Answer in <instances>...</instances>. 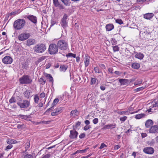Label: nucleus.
<instances>
[{
    "label": "nucleus",
    "mask_w": 158,
    "mask_h": 158,
    "mask_svg": "<svg viewBox=\"0 0 158 158\" xmlns=\"http://www.w3.org/2000/svg\"><path fill=\"white\" fill-rule=\"evenodd\" d=\"M144 88H145V87H143V86L140 87H139V88H137L135 89V92H138V91H139L142 90L143 89H144Z\"/></svg>",
    "instance_id": "46"
},
{
    "label": "nucleus",
    "mask_w": 158,
    "mask_h": 158,
    "mask_svg": "<svg viewBox=\"0 0 158 158\" xmlns=\"http://www.w3.org/2000/svg\"><path fill=\"white\" fill-rule=\"evenodd\" d=\"M68 17L67 15L66 14H64L63 17L61 19L60 23L64 29H65L68 27V22L67 21Z\"/></svg>",
    "instance_id": "7"
},
{
    "label": "nucleus",
    "mask_w": 158,
    "mask_h": 158,
    "mask_svg": "<svg viewBox=\"0 0 158 158\" xmlns=\"http://www.w3.org/2000/svg\"><path fill=\"white\" fill-rule=\"evenodd\" d=\"M46 45L43 43L37 44L33 48L34 52L37 54H42L46 50Z\"/></svg>",
    "instance_id": "1"
},
{
    "label": "nucleus",
    "mask_w": 158,
    "mask_h": 158,
    "mask_svg": "<svg viewBox=\"0 0 158 158\" xmlns=\"http://www.w3.org/2000/svg\"><path fill=\"white\" fill-rule=\"evenodd\" d=\"M93 122L94 124H96L98 122V119L97 118H94L93 120Z\"/></svg>",
    "instance_id": "51"
},
{
    "label": "nucleus",
    "mask_w": 158,
    "mask_h": 158,
    "mask_svg": "<svg viewBox=\"0 0 158 158\" xmlns=\"http://www.w3.org/2000/svg\"><path fill=\"white\" fill-rule=\"evenodd\" d=\"M152 105L150 106V107L152 108H153L154 107H156V106H158V100L157 101H156V100H155L154 101H153L152 102Z\"/></svg>",
    "instance_id": "32"
},
{
    "label": "nucleus",
    "mask_w": 158,
    "mask_h": 158,
    "mask_svg": "<svg viewBox=\"0 0 158 158\" xmlns=\"http://www.w3.org/2000/svg\"><path fill=\"white\" fill-rule=\"evenodd\" d=\"M114 28V25L112 23L108 24L106 26V28L107 31H110L112 30Z\"/></svg>",
    "instance_id": "21"
},
{
    "label": "nucleus",
    "mask_w": 158,
    "mask_h": 158,
    "mask_svg": "<svg viewBox=\"0 0 158 158\" xmlns=\"http://www.w3.org/2000/svg\"><path fill=\"white\" fill-rule=\"evenodd\" d=\"M29 33H24L20 34L18 38L20 40L23 41L27 39L30 36Z\"/></svg>",
    "instance_id": "9"
},
{
    "label": "nucleus",
    "mask_w": 158,
    "mask_h": 158,
    "mask_svg": "<svg viewBox=\"0 0 158 158\" xmlns=\"http://www.w3.org/2000/svg\"><path fill=\"white\" fill-rule=\"evenodd\" d=\"M78 114V112L77 110H73L71 111L70 115L71 116L75 117Z\"/></svg>",
    "instance_id": "26"
},
{
    "label": "nucleus",
    "mask_w": 158,
    "mask_h": 158,
    "mask_svg": "<svg viewBox=\"0 0 158 158\" xmlns=\"http://www.w3.org/2000/svg\"><path fill=\"white\" fill-rule=\"evenodd\" d=\"M50 154H47L46 155H45V156H44L43 158H49V157L50 156Z\"/></svg>",
    "instance_id": "62"
},
{
    "label": "nucleus",
    "mask_w": 158,
    "mask_h": 158,
    "mask_svg": "<svg viewBox=\"0 0 158 158\" xmlns=\"http://www.w3.org/2000/svg\"><path fill=\"white\" fill-rule=\"evenodd\" d=\"M135 53H136L135 57L136 58L141 60L143 59L144 56V55L143 54L141 53H137L136 52H135Z\"/></svg>",
    "instance_id": "22"
},
{
    "label": "nucleus",
    "mask_w": 158,
    "mask_h": 158,
    "mask_svg": "<svg viewBox=\"0 0 158 158\" xmlns=\"http://www.w3.org/2000/svg\"><path fill=\"white\" fill-rule=\"evenodd\" d=\"M15 155L17 154V152L15 151V150H13L12 152H11L8 155V156H10L11 157L14 158L15 157Z\"/></svg>",
    "instance_id": "34"
},
{
    "label": "nucleus",
    "mask_w": 158,
    "mask_h": 158,
    "mask_svg": "<svg viewBox=\"0 0 158 158\" xmlns=\"http://www.w3.org/2000/svg\"><path fill=\"white\" fill-rule=\"evenodd\" d=\"M23 126H24V124H22V125L18 124L17 126V128L18 129H22V127H23Z\"/></svg>",
    "instance_id": "61"
},
{
    "label": "nucleus",
    "mask_w": 158,
    "mask_h": 158,
    "mask_svg": "<svg viewBox=\"0 0 158 158\" xmlns=\"http://www.w3.org/2000/svg\"><path fill=\"white\" fill-rule=\"evenodd\" d=\"M115 112H117L118 114L122 115H124L127 114H129V111H118L117 112L116 111H114Z\"/></svg>",
    "instance_id": "28"
},
{
    "label": "nucleus",
    "mask_w": 158,
    "mask_h": 158,
    "mask_svg": "<svg viewBox=\"0 0 158 158\" xmlns=\"http://www.w3.org/2000/svg\"><path fill=\"white\" fill-rule=\"evenodd\" d=\"M96 79L95 78L91 77L90 82V85H92L94 84H95L96 83Z\"/></svg>",
    "instance_id": "40"
},
{
    "label": "nucleus",
    "mask_w": 158,
    "mask_h": 158,
    "mask_svg": "<svg viewBox=\"0 0 158 158\" xmlns=\"http://www.w3.org/2000/svg\"><path fill=\"white\" fill-rule=\"evenodd\" d=\"M58 50V48L57 44H51L49 46L48 51L49 53L51 55H54L56 54Z\"/></svg>",
    "instance_id": "5"
},
{
    "label": "nucleus",
    "mask_w": 158,
    "mask_h": 158,
    "mask_svg": "<svg viewBox=\"0 0 158 158\" xmlns=\"http://www.w3.org/2000/svg\"><path fill=\"white\" fill-rule=\"evenodd\" d=\"M24 158H33L32 155L31 154H27L24 157Z\"/></svg>",
    "instance_id": "57"
},
{
    "label": "nucleus",
    "mask_w": 158,
    "mask_h": 158,
    "mask_svg": "<svg viewBox=\"0 0 158 158\" xmlns=\"http://www.w3.org/2000/svg\"><path fill=\"white\" fill-rule=\"evenodd\" d=\"M153 124V121L152 120L148 119L145 122V126L146 128H149Z\"/></svg>",
    "instance_id": "16"
},
{
    "label": "nucleus",
    "mask_w": 158,
    "mask_h": 158,
    "mask_svg": "<svg viewBox=\"0 0 158 158\" xmlns=\"http://www.w3.org/2000/svg\"><path fill=\"white\" fill-rule=\"evenodd\" d=\"M150 133H156L158 132V126L157 125L151 126L149 130Z\"/></svg>",
    "instance_id": "13"
},
{
    "label": "nucleus",
    "mask_w": 158,
    "mask_h": 158,
    "mask_svg": "<svg viewBox=\"0 0 158 158\" xmlns=\"http://www.w3.org/2000/svg\"><path fill=\"white\" fill-rule=\"evenodd\" d=\"M116 23L121 25L123 23V22L120 19H117L115 20Z\"/></svg>",
    "instance_id": "44"
},
{
    "label": "nucleus",
    "mask_w": 158,
    "mask_h": 158,
    "mask_svg": "<svg viewBox=\"0 0 158 158\" xmlns=\"http://www.w3.org/2000/svg\"><path fill=\"white\" fill-rule=\"evenodd\" d=\"M27 18L34 23L35 24L37 23V18L35 16L33 15H28Z\"/></svg>",
    "instance_id": "14"
},
{
    "label": "nucleus",
    "mask_w": 158,
    "mask_h": 158,
    "mask_svg": "<svg viewBox=\"0 0 158 158\" xmlns=\"http://www.w3.org/2000/svg\"><path fill=\"white\" fill-rule=\"evenodd\" d=\"M107 147V146L105 144H104L103 143H101V146L99 148V149H102L104 148H106Z\"/></svg>",
    "instance_id": "49"
},
{
    "label": "nucleus",
    "mask_w": 158,
    "mask_h": 158,
    "mask_svg": "<svg viewBox=\"0 0 158 158\" xmlns=\"http://www.w3.org/2000/svg\"><path fill=\"white\" fill-rule=\"evenodd\" d=\"M25 23V21L24 19H18L14 22L13 24L14 27L17 30H20L24 27Z\"/></svg>",
    "instance_id": "2"
},
{
    "label": "nucleus",
    "mask_w": 158,
    "mask_h": 158,
    "mask_svg": "<svg viewBox=\"0 0 158 158\" xmlns=\"http://www.w3.org/2000/svg\"><path fill=\"white\" fill-rule=\"evenodd\" d=\"M19 100L17 102V104L21 109L27 108L29 107L30 105V101L27 100H23L21 98H20Z\"/></svg>",
    "instance_id": "4"
},
{
    "label": "nucleus",
    "mask_w": 158,
    "mask_h": 158,
    "mask_svg": "<svg viewBox=\"0 0 158 158\" xmlns=\"http://www.w3.org/2000/svg\"><path fill=\"white\" fill-rule=\"evenodd\" d=\"M45 76L49 79L48 81L49 82L52 83L53 84V79L52 75L50 74L46 73L45 74Z\"/></svg>",
    "instance_id": "24"
},
{
    "label": "nucleus",
    "mask_w": 158,
    "mask_h": 158,
    "mask_svg": "<svg viewBox=\"0 0 158 158\" xmlns=\"http://www.w3.org/2000/svg\"><path fill=\"white\" fill-rule=\"evenodd\" d=\"M90 127H91L90 126L86 125L85 126V127H84V130L85 131H86L89 129L90 128Z\"/></svg>",
    "instance_id": "52"
},
{
    "label": "nucleus",
    "mask_w": 158,
    "mask_h": 158,
    "mask_svg": "<svg viewBox=\"0 0 158 158\" xmlns=\"http://www.w3.org/2000/svg\"><path fill=\"white\" fill-rule=\"evenodd\" d=\"M145 116V114H140L136 115L135 118L136 119H139L143 117H144Z\"/></svg>",
    "instance_id": "31"
},
{
    "label": "nucleus",
    "mask_w": 158,
    "mask_h": 158,
    "mask_svg": "<svg viewBox=\"0 0 158 158\" xmlns=\"http://www.w3.org/2000/svg\"><path fill=\"white\" fill-rule=\"evenodd\" d=\"M131 67L133 69H138L139 68L140 65L139 64L135 62L133 63Z\"/></svg>",
    "instance_id": "29"
},
{
    "label": "nucleus",
    "mask_w": 158,
    "mask_h": 158,
    "mask_svg": "<svg viewBox=\"0 0 158 158\" xmlns=\"http://www.w3.org/2000/svg\"><path fill=\"white\" fill-rule=\"evenodd\" d=\"M146 1V0H136V2L140 4Z\"/></svg>",
    "instance_id": "56"
},
{
    "label": "nucleus",
    "mask_w": 158,
    "mask_h": 158,
    "mask_svg": "<svg viewBox=\"0 0 158 158\" xmlns=\"http://www.w3.org/2000/svg\"><path fill=\"white\" fill-rule=\"evenodd\" d=\"M31 114H31L30 115H29L19 114V115H18V116L19 117L22 119L28 120V118H31Z\"/></svg>",
    "instance_id": "25"
},
{
    "label": "nucleus",
    "mask_w": 158,
    "mask_h": 158,
    "mask_svg": "<svg viewBox=\"0 0 158 158\" xmlns=\"http://www.w3.org/2000/svg\"><path fill=\"white\" fill-rule=\"evenodd\" d=\"M56 44L59 49L63 50H66L68 47L67 43L64 40H60L58 41Z\"/></svg>",
    "instance_id": "6"
},
{
    "label": "nucleus",
    "mask_w": 158,
    "mask_h": 158,
    "mask_svg": "<svg viewBox=\"0 0 158 158\" xmlns=\"http://www.w3.org/2000/svg\"><path fill=\"white\" fill-rule=\"evenodd\" d=\"M61 1L65 6H70L71 2H70L69 0H61Z\"/></svg>",
    "instance_id": "33"
},
{
    "label": "nucleus",
    "mask_w": 158,
    "mask_h": 158,
    "mask_svg": "<svg viewBox=\"0 0 158 158\" xmlns=\"http://www.w3.org/2000/svg\"><path fill=\"white\" fill-rule=\"evenodd\" d=\"M39 100V96L37 94L35 95L34 98V100L35 102L36 103H38Z\"/></svg>",
    "instance_id": "39"
},
{
    "label": "nucleus",
    "mask_w": 158,
    "mask_h": 158,
    "mask_svg": "<svg viewBox=\"0 0 158 158\" xmlns=\"http://www.w3.org/2000/svg\"><path fill=\"white\" fill-rule=\"evenodd\" d=\"M94 70L96 73H102H102L101 71L98 67H95L94 68Z\"/></svg>",
    "instance_id": "35"
},
{
    "label": "nucleus",
    "mask_w": 158,
    "mask_h": 158,
    "mask_svg": "<svg viewBox=\"0 0 158 158\" xmlns=\"http://www.w3.org/2000/svg\"><path fill=\"white\" fill-rule=\"evenodd\" d=\"M111 41L113 45H115L117 44V41L114 38H112Z\"/></svg>",
    "instance_id": "45"
},
{
    "label": "nucleus",
    "mask_w": 158,
    "mask_h": 158,
    "mask_svg": "<svg viewBox=\"0 0 158 158\" xmlns=\"http://www.w3.org/2000/svg\"><path fill=\"white\" fill-rule=\"evenodd\" d=\"M59 101V99L58 98H56L55 99L53 102V103L52 104V105L54 107L56 105V103L58 102Z\"/></svg>",
    "instance_id": "43"
},
{
    "label": "nucleus",
    "mask_w": 158,
    "mask_h": 158,
    "mask_svg": "<svg viewBox=\"0 0 158 158\" xmlns=\"http://www.w3.org/2000/svg\"><path fill=\"white\" fill-rule=\"evenodd\" d=\"M46 58V56H41L39 58L38 61L39 62H40L43 60H44Z\"/></svg>",
    "instance_id": "47"
},
{
    "label": "nucleus",
    "mask_w": 158,
    "mask_h": 158,
    "mask_svg": "<svg viewBox=\"0 0 158 158\" xmlns=\"http://www.w3.org/2000/svg\"><path fill=\"white\" fill-rule=\"evenodd\" d=\"M68 68L67 66L64 65H61L60 68V71L65 72Z\"/></svg>",
    "instance_id": "30"
},
{
    "label": "nucleus",
    "mask_w": 158,
    "mask_h": 158,
    "mask_svg": "<svg viewBox=\"0 0 158 158\" xmlns=\"http://www.w3.org/2000/svg\"><path fill=\"white\" fill-rule=\"evenodd\" d=\"M26 45L28 46L35 44L36 43V40L35 39H29L27 41Z\"/></svg>",
    "instance_id": "15"
},
{
    "label": "nucleus",
    "mask_w": 158,
    "mask_h": 158,
    "mask_svg": "<svg viewBox=\"0 0 158 158\" xmlns=\"http://www.w3.org/2000/svg\"><path fill=\"white\" fill-rule=\"evenodd\" d=\"M32 92L30 90H27L23 93V94L26 98L29 99V97L31 96L30 94Z\"/></svg>",
    "instance_id": "23"
},
{
    "label": "nucleus",
    "mask_w": 158,
    "mask_h": 158,
    "mask_svg": "<svg viewBox=\"0 0 158 158\" xmlns=\"http://www.w3.org/2000/svg\"><path fill=\"white\" fill-rule=\"evenodd\" d=\"M127 118V116H123L120 117L119 119L121 121L124 122Z\"/></svg>",
    "instance_id": "48"
},
{
    "label": "nucleus",
    "mask_w": 158,
    "mask_h": 158,
    "mask_svg": "<svg viewBox=\"0 0 158 158\" xmlns=\"http://www.w3.org/2000/svg\"><path fill=\"white\" fill-rule=\"evenodd\" d=\"M16 101V100L15 97H12L10 99L9 102L10 103L15 102Z\"/></svg>",
    "instance_id": "36"
},
{
    "label": "nucleus",
    "mask_w": 158,
    "mask_h": 158,
    "mask_svg": "<svg viewBox=\"0 0 158 158\" xmlns=\"http://www.w3.org/2000/svg\"><path fill=\"white\" fill-rule=\"evenodd\" d=\"M64 108L61 107H57L54 110V111L51 113L52 116H56L61 113L63 110Z\"/></svg>",
    "instance_id": "12"
},
{
    "label": "nucleus",
    "mask_w": 158,
    "mask_h": 158,
    "mask_svg": "<svg viewBox=\"0 0 158 158\" xmlns=\"http://www.w3.org/2000/svg\"><path fill=\"white\" fill-rule=\"evenodd\" d=\"M19 82L21 84H29L31 83L32 80L31 77L28 75H24L19 79Z\"/></svg>",
    "instance_id": "3"
},
{
    "label": "nucleus",
    "mask_w": 158,
    "mask_h": 158,
    "mask_svg": "<svg viewBox=\"0 0 158 158\" xmlns=\"http://www.w3.org/2000/svg\"><path fill=\"white\" fill-rule=\"evenodd\" d=\"M7 142L8 144H11L17 143V142L16 140L15 139H8L7 140Z\"/></svg>",
    "instance_id": "27"
},
{
    "label": "nucleus",
    "mask_w": 158,
    "mask_h": 158,
    "mask_svg": "<svg viewBox=\"0 0 158 158\" xmlns=\"http://www.w3.org/2000/svg\"><path fill=\"white\" fill-rule=\"evenodd\" d=\"M154 15L153 13H148L145 14L143 15L144 18L147 19H150L154 16Z\"/></svg>",
    "instance_id": "17"
},
{
    "label": "nucleus",
    "mask_w": 158,
    "mask_h": 158,
    "mask_svg": "<svg viewBox=\"0 0 158 158\" xmlns=\"http://www.w3.org/2000/svg\"><path fill=\"white\" fill-rule=\"evenodd\" d=\"M56 23L57 22L56 21L52 20L51 21V26H53L55 24H56Z\"/></svg>",
    "instance_id": "59"
},
{
    "label": "nucleus",
    "mask_w": 158,
    "mask_h": 158,
    "mask_svg": "<svg viewBox=\"0 0 158 158\" xmlns=\"http://www.w3.org/2000/svg\"><path fill=\"white\" fill-rule=\"evenodd\" d=\"M13 147V146L11 145H9L7 146L5 150L8 151L9 149H10Z\"/></svg>",
    "instance_id": "54"
},
{
    "label": "nucleus",
    "mask_w": 158,
    "mask_h": 158,
    "mask_svg": "<svg viewBox=\"0 0 158 158\" xmlns=\"http://www.w3.org/2000/svg\"><path fill=\"white\" fill-rule=\"evenodd\" d=\"M113 50L114 52L118 51L119 50V48L118 46H113Z\"/></svg>",
    "instance_id": "41"
},
{
    "label": "nucleus",
    "mask_w": 158,
    "mask_h": 158,
    "mask_svg": "<svg viewBox=\"0 0 158 158\" xmlns=\"http://www.w3.org/2000/svg\"><path fill=\"white\" fill-rule=\"evenodd\" d=\"M142 80L141 79H138L135 82L134 85H137L140 84L142 83Z\"/></svg>",
    "instance_id": "42"
},
{
    "label": "nucleus",
    "mask_w": 158,
    "mask_h": 158,
    "mask_svg": "<svg viewBox=\"0 0 158 158\" xmlns=\"http://www.w3.org/2000/svg\"><path fill=\"white\" fill-rule=\"evenodd\" d=\"M143 152L146 154H152L154 152V149L151 147H146L143 148Z\"/></svg>",
    "instance_id": "11"
},
{
    "label": "nucleus",
    "mask_w": 158,
    "mask_h": 158,
    "mask_svg": "<svg viewBox=\"0 0 158 158\" xmlns=\"http://www.w3.org/2000/svg\"><path fill=\"white\" fill-rule=\"evenodd\" d=\"M51 66V64L50 63H48L46 65V68L47 69L49 68Z\"/></svg>",
    "instance_id": "63"
},
{
    "label": "nucleus",
    "mask_w": 158,
    "mask_h": 158,
    "mask_svg": "<svg viewBox=\"0 0 158 158\" xmlns=\"http://www.w3.org/2000/svg\"><path fill=\"white\" fill-rule=\"evenodd\" d=\"M85 133H82L81 134L79 135V138L80 139H83L85 138Z\"/></svg>",
    "instance_id": "50"
},
{
    "label": "nucleus",
    "mask_w": 158,
    "mask_h": 158,
    "mask_svg": "<svg viewBox=\"0 0 158 158\" xmlns=\"http://www.w3.org/2000/svg\"><path fill=\"white\" fill-rule=\"evenodd\" d=\"M76 54H73L72 53H69L68 54L66 55V56L67 57H73V58L76 57Z\"/></svg>",
    "instance_id": "38"
},
{
    "label": "nucleus",
    "mask_w": 158,
    "mask_h": 158,
    "mask_svg": "<svg viewBox=\"0 0 158 158\" xmlns=\"http://www.w3.org/2000/svg\"><path fill=\"white\" fill-rule=\"evenodd\" d=\"M85 60L84 62L85 67H87L89 63V56L88 55H85Z\"/></svg>",
    "instance_id": "20"
},
{
    "label": "nucleus",
    "mask_w": 158,
    "mask_h": 158,
    "mask_svg": "<svg viewBox=\"0 0 158 158\" xmlns=\"http://www.w3.org/2000/svg\"><path fill=\"white\" fill-rule=\"evenodd\" d=\"M116 124L115 123H114L113 124H108L107 125H105L103 127L102 129H109L110 128H114L116 127Z\"/></svg>",
    "instance_id": "18"
},
{
    "label": "nucleus",
    "mask_w": 158,
    "mask_h": 158,
    "mask_svg": "<svg viewBox=\"0 0 158 158\" xmlns=\"http://www.w3.org/2000/svg\"><path fill=\"white\" fill-rule=\"evenodd\" d=\"M54 5L56 7L58 6L60 9H64V6L63 5L60 4L59 2H58V3L56 5L55 3Z\"/></svg>",
    "instance_id": "37"
},
{
    "label": "nucleus",
    "mask_w": 158,
    "mask_h": 158,
    "mask_svg": "<svg viewBox=\"0 0 158 158\" xmlns=\"http://www.w3.org/2000/svg\"><path fill=\"white\" fill-rule=\"evenodd\" d=\"M78 134V132L76 131L75 128L73 125V129L70 131V134L69 136L71 139H77Z\"/></svg>",
    "instance_id": "8"
},
{
    "label": "nucleus",
    "mask_w": 158,
    "mask_h": 158,
    "mask_svg": "<svg viewBox=\"0 0 158 158\" xmlns=\"http://www.w3.org/2000/svg\"><path fill=\"white\" fill-rule=\"evenodd\" d=\"M45 96V93L42 92L41 93L40 96V98H42L44 97Z\"/></svg>",
    "instance_id": "53"
},
{
    "label": "nucleus",
    "mask_w": 158,
    "mask_h": 158,
    "mask_svg": "<svg viewBox=\"0 0 158 158\" xmlns=\"http://www.w3.org/2000/svg\"><path fill=\"white\" fill-rule=\"evenodd\" d=\"M49 122V121H43L40 122L39 123H42L44 124H48Z\"/></svg>",
    "instance_id": "60"
},
{
    "label": "nucleus",
    "mask_w": 158,
    "mask_h": 158,
    "mask_svg": "<svg viewBox=\"0 0 158 158\" xmlns=\"http://www.w3.org/2000/svg\"><path fill=\"white\" fill-rule=\"evenodd\" d=\"M120 146L119 145H117L114 147V149L115 150H117L120 148Z\"/></svg>",
    "instance_id": "64"
},
{
    "label": "nucleus",
    "mask_w": 158,
    "mask_h": 158,
    "mask_svg": "<svg viewBox=\"0 0 158 158\" xmlns=\"http://www.w3.org/2000/svg\"><path fill=\"white\" fill-rule=\"evenodd\" d=\"M19 13L17 11H15L13 12H11L10 14V15H16V14H18Z\"/></svg>",
    "instance_id": "55"
},
{
    "label": "nucleus",
    "mask_w": 158,
    "mask_h": 158,
    "mask_svg": "<svg viewBox=\"0 0 158 158\" xmlns=\"http://www.w3.org/2000/svg\"><path fill=\"white\" fill-rule=\"evenodd\" d=\"M81 124V122L79 121H78L76 123L75 126V128L77 127H79V126H80V125Z\"/></svg>",
    "instance_id": "58"
},
{
    "label": "nucleus",
    "mask_w": 158,
    "mask_h": 158,
    "mask_svg": "<svg viewBox=\"0 0 158 158\" xmlns=\"http://www.w3.org/2000/svg\"><path fill=\"white\" fill-rule=\"evenodd\" d=\"M3 62L7 64H11L13 61V60L12 58L9 56H6L2 60Z\"/></svg>",
    "instance_id": "10"
},
{
    "label": "nucleus",
    "mask_w": 158,
    "mask_h": 158,
    "mask_svg": "<svg viewBox=\"0 0 158 158\" xmlns=\"http://www.w3.org/2000/svg\"><path fill=\"white\" fill-rule=\"evenodd\" d=\"M129 81L127 79H120L119 82L121 85H126L128 84Z\"/></svg>",
    "instance_id": "19"
}]
</instances>
